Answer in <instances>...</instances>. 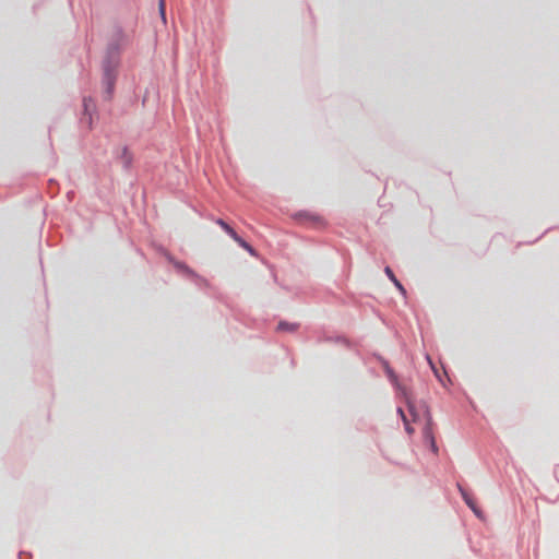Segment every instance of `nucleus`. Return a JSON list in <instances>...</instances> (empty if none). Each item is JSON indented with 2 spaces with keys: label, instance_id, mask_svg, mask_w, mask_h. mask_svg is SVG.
Returning a JSON list of instances; mask_svg holds the SVG:
<instances>
[{
  "label": "nucleus",
  "instance_id": "f03ea898",
  "mask_svg": "<svg viewBox=\"0 0 559 559\" xmlns=\"http://www.w3.org/2000/svg\"><path fill=\"white\" fill-rule=\"evenodd\" d=\"M385 371H386V374H388L390 381L396 386V389L401 392V394L405 399V401L407 403V406H408V413H409V416L412 417V420L414 423H417L418 420H420V416L416 412L415 406L413 405V403L411 402V394H409V392L407 391V389L405 386H403V385H401L399 383L397 376L394 373V371L389 366H385Z\"/></svg>",
  "mask_w": 559,
  "mask_h": 559
},
{
  "label": "nucleus",
  "instance_id": "f257e3e1",
  "mask_svg": "<svg viewBox=\"0 0 559 559\" xmlns=\"http://www.w3.org/2000/svg\"><path fill=\"white\" fill-rule=\"evenodd\" d=\"M120 63V46L112 44L108 47L105 59L103 61V82L106 86V92L111 95L117 78V71Z\"/></svg>",
  "mask_w": 559,
  "mask_h": 559
},
{
  "label": "nucleus",
  "instance_id": "7ed1b4c3",
  "mask_svg": "<svg viewBox=\"0 0 559 559\" xmlns=\"http://www.w3.org/2000/svg\"><path fill=\"white\" fill-rule=\"evenodd\" d=\"M425 415L427 416V419L423 428V436L425 441H427L431 445L432 451L437 452L438 448L436 445V441L432 435L431 418L428 416L427 412H425Z\"/></svg>",
  "mask_w": 559,
  "mask_h": 559
},
{
  "label": "nucleus",
  "instance_id": "f8f14e48",
  "mask_svg": "<svg viewBox=\"0 0 559 559\" xmlns=\"http://www.w3.org/2000/svg\"><path fill=\"white\" fill-rule=\"evenodd\" d=\"M176 266H177L178 269H180V270H183V271H185V272H187L188 274H192V271H191L188 266H186L185 264H182V263H176Z\"/></svg>",
  "mask_w": 559,
  "mask_h": 559
},
{
  "label": "nucleus",
  "instance_id": "39448f33",
  "mask_svg": "<svg viewBox=\"0 0 559 559\" xmlns=\"http://www.w3.org/2000/svg\"><path fill=\"white\" fill-rule=\"evenodd\" d=\"M397 412L404 421L405 430L407 431V433H409V435L414 433V428L411 426L409 419L405 415L404 411L402 408H399Z\"/></svg>",
  "mask_w": 559,
  "mask_h": 559
},
{
  "label": "nucleus",
  "instance_id": "0eeeda50",
  "mask_svg": "<svg viewBox=\"0 0 559 559\" xmlns=\"http://www.w3.org/2000/svg\"><path fill=\"white\" fill-rule=\"evenodd\" d=\"M385 274L389 276V278L394 283V285L401 290V292H404V287L402 286V284L396 280L394 273L392 272V270L386 266L385 267Z\"/></svg>",
  "mask_w": 559,
  "mask_h": 559
},
{
  "label": "nucleus",
  "instance_id": "20e7f679",
  "mask_svg": "<svg viewBox=\"0 0 559 559\" xmlns=\"http://www.w3.org/2000/svg\"><path fill=\"white\" fill-rule=\"evenodd\" d=\"M216 224L221 226L233 239H235L238 235L237 233L223 219H216Z\"/></svg>",
  "mask_w": 559,
  "mask_h": 559
},
{
  "label": "nucleus",
  "instance_id": "ddd939ff",
  "mask_svg": "<svg viewBox=\"0 0 559 559\" xmlns=\"http://www.w3.org/2000/svg\"><path fill=\"white\" fill-rule=\"evenodd\" d=\"M123 157H124L126 164H127V165H128V164H130V162H131V157H130V155H129V153H128L127 148H124V150H123Z\"/></svg>",
  "mask_w": 559,
  "mask_h": 559
},
{
  "label": "nucleus",
  "instance_id": "423d86ee",
  "mask_svg": "<svg viewBox=\"0 0 559 559\" xmlns=\"http://www.w3.org/2000/svg\"><path fill=\"white\" fill-rule=\"evenodd\" d=\"M241 248H243L245 250H247L250 254L254 255L255 252H254V249L247 242L245 241L241 237L237 236L235 239H234Z\"/></svg>",
  "mask_w": 559,
  "mask_h": 559
},
{
  "label": "nucleus",
  "instance_id": "6e6552de",
  "mask_svg": "<svg viewBox=\"0 0 559 559\" xmlns=\"http://www.w3.org/2000/svg\"><path fill=\"white\" fill-rule=\"evenodd\" d=\"M459 490L462 495L463 500L465 501V503L468 507L472 506L473 503H475V500L473 499V497L465 489H463L461 486H459Z\"/></svg>",
  "mask_w": 559,
  "mask_h": 559
},
{
  "label": "nucleus",
  "instance_id": "9d476101",
  "mask_svg": "<svg viewBox=\"0 0 559 559\" xmlns=\"http://www.w3.org/2000/svg\"><path fill=\"white\" fill-rule=\"evenodd\" d=\"M469 508L472 509V511L474 512V514L477 518H479V519L484 518L483 511L477 507L476 502L473 503L472 506H469Z\"/></svg>",
  "mask_w": 559,
  "mask_h": 559
},
{
  "label": "nucleus",
  "instance_id": "1a4fd4ad",
  "mask_svg": "<svg viewBox=\"0 0 559 559\" xmlns=\"http://www.w3.org/2000/svg\"><path fill=\"white\" fill-rule=\"evenodd\" d=\"M158 10H159L162 19L165 21L166 20V13H165V11H166V3H165V0L158 1Z\"/></svg>",
  "mask_w": 559,
  "mask_h": 559
},
{
  "label": "nucleus",
  "instance_id": "9b49d317",
  "mask_svg": "<svg viewBox=\"0 0 559 559\" xmlns=\"http://www.w3.org/2000/svg\"><path fill=\"white\" fill-rule=\"evenodd\" d=\"M295 328H296V326H295L294 324H288V323H286V322H281V323L278 324V328H277V329H278V330H281V331H284V330H290V331H293V330H295Z\"/></svg>",
  "mask_w": 559,
  "mask_h": 559
}]
</instances>
